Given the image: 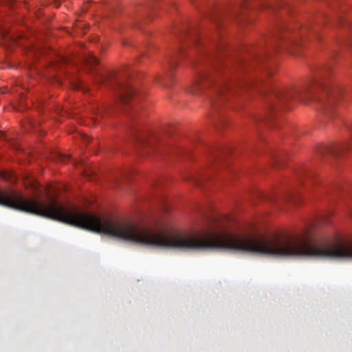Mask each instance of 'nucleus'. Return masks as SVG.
I'll return each instance as SVG.
<instances>
[{
    "label": "nucleus",
    "instance_id": "obj_6",
    "mask_svg": "<svg viewBox=\"0 0 352 352\" xmlns=\"http://www.w3.org/2000/svg\"><path fill=\"white\" fill-rule=\"evenodd\" d=\"M259 91L266 92L270 91V97L268 101V106H269V111H270V113H272L275 110L276 107V102H280V103H285V99H281L280 97L278 96L280 92H283L285 91V89H272V88H267L266 90L261 91V89L258 90Z\"/></svg>",
    "mask_w": 352,
    "mask_h": 352
},
{
    "label": "nucleus",
    "instance_id": "obj_8",
    "mask_svg": "<svg viewBox=\"0 0 352 352\" xmlns=\"http://www.w3.org/2000/svg\"><path fill=\"white\" fill-rule=\"evenodd\" d=\"M351 146L352 144L348 143L336 146H323L320 148V153L322 155L329 154L336 156L349 149Z\"/></svg>",
    "mask_w": 352,
    "mask_h": 352
},
{
    "label": "nucleus",
    "instance_id": "obj_22",
    "mask_svg": "<svg viewBox=\"0 0 352 352\" xmlns=\"http://www.w3.org/2000/svg\"><path fill=\"white\" fill-rule=\"evenodd\" d=\"M243 7H248V2H244L243 4Z\"/></svg>",
    "mask_w": 352,
    "mask_h": 352
},
{
    "label": "nucleus",
    "instance_id": "obj_3",
    "mask_svg": "<svg viewBox=\"0 0 352 352\" xmlns=\"http://www.w3.org/2000/svg\"><path fill=\"white\" fill-rule=\"evenodd\" d=\"M308 33L317 38L319 37L318 30L309 25H305L298 30L281 28L272 38L270 45L273 50L282 48L289 53L294 54L296 49L303 45L305 37Z\"/></svg>",
    "mask_w": 352,
    "mask_h": 352
},
{
    "label": "nucleus",
    "instance_id": "obj_5",
    "mask_svg": "<svg viewBox=\"0 0 352 352\" xmlns=\"http://www.w3.org/2000/svg\"><path fill=\"white\" fill-rule=\"evenodd\" d=\"M133 135L138 148L146 153L157 151L163 145L160 138L151 132L135 131Z\"/></svg>",
    "mask_w": 352,
    "mask_h": 352
},
{
    "label": "nucleus",
    "instance_id": "obj_1",
    "mask_svg": "<svg viewBox=\"0 0 352 352\" xmlns=\"http://www.w3.org/2000/svg\"><path fill=\"white\" fill-rule=\"evenodd\" d=\"M329 70V67L320 69L304 85L285 89L278 96L285 99V103L292 100L305 103L315 102L320 104L324 113H331L340 98L341 91L338 88L331 87L324 81Z\"/></svg>",
    "mask_w": 352,
    "mask_h": 352
},
{
    "label": "nucleus",
    "instance_id": "obj_2",
    "mask_svg": "<svg viewBox=\"0 0 352 352\" xmlns=\"http://www.w3.org/2000/svg\"><path fill=\"white\" fill-rule=\"evenodd\" d=\"M223 63L221 60L213 65V71H207L206 72L199 74L196 78L192 92L193 94L204 92L208 88L212 89V94L211 95V104L214 109H216L218 105V100H223V95L226 91L230 90V87L228 85V80L226 78L222 77L221 68Z\"/></svg>",
    "mask_w": 352,
    "mask_h": 352
},
{
    "label": "nucleus",
    "instance_id": "obj_19",
    "mask_svg": "<svg viewBox=\"0 0 352 352\" xmlns=\"http://www.w3.org/2000/svg\"><path fill=\"white\" fill-rule=\"evenodd\" d=\"M239 14H240V13H239V11H234V12L233 13V16H234V17H237V16H239Z\"/></svg>",
    "mask_w": 352,
    "mask_h": 352
},
{
    "label": "nucleus",
    "instance_id": "obj_4",
    "mask_svg": "<svg viewBox=\"0 0 352 352\" xmlns=\"http://www.w3.org/2000/svg\"><path fill=\"white\" fill-rule=\"evenodd\" d=\"M93 75L96 82L112 89L116 94L117 99L124 104H128L135 93V89L130 83L120 80L114 74L93 71Z\"/></svg>",
    "mask_w": 352,
    "mask_h": 352
},
{
    "label": "nucleus",
    "instance_id": "obj_11",
    "mask_svg": "<svg viewBox=\"0 0 352 352\" xmlns=\"http://www.w3.org/2000/svg\"><path fill=\"white\" fill-rule=\"evenodd\" d=\"M184 50V46L180 47L178 48L177 51L175 54L169 58L168 63L171 67H173L176 65V62L180 56H183V51Z\"/></svg>",
    "mask_w": 352,
    "mask_h": 352
},
{
    "label": "nucleus",
    "instance_id": "obj_12",
    "mask_svg": "<svg viewBox=\"0 0 352 352\" xmlns=\"http://www.w3.org/2000/svg\"><path fill=\"white\" fill-rule=\"evenodd\" d=\"M263 84V80H260L257 82L252 81V87H255L256 89L260 90L261 86Z\"/></svg>",
    "mask_w": 352,
    "mask_h": 352
},
{
    "label": "nucleus",
    "instance_id": "obj_10",
    "mask_svg": "<svg viewBox=\"0 0 352 352\" xmlns=\"http://www.w3.org/2000/svg\"><path fill=\"white\" fill-rule=\"evenodd\" d=\"M83 62L89 68L90 71L94 70V67L98 64V59L92 54L85 56L83 58Z\"/></svg>",
    "mask_w": 352,
    "mask_h": 352
},
{
    "label": "nucleus",
    "instance_id": "obj_9",
    "mask_svg": "<svg viewBox=\"0 0 352 352\" xmlns=\"http://www.w3.org/2000/svg\"><path fill=\"white\" fill-rule=\"evenodd\" d=\"M184 38H187L190 43L195 45H197L199 42V37L196 30H184L179 36L181 43L183 42Z\"/></svg>",
    "mask_w": 352,
    "mask_h": 352
},
{
    "label": "nucleus",
    "instance_id": "obj_23",
    "mask_svg": "<svg viewBox=\"0 0 352 352\" xmlns=\"http://www.w3.org/2000/svg\"><path fill=\"white\" fill-rule=\"evenodd\" d=\"M347 23H348L349 25H351V23H352V22H351V21H349V22H347Z\"/></svg>",
    "mask_w": 352,
    "mask_h": 352
},
{
    "label": "nucleus",
    "instance_id": "obj_15",
    "mask_svg": "<svg viewBox=\"0 0 352 352\" xmlns=\"http://www.w3.org/2000/svg\"><path fill=\"white\" fill-rule=\"evenodd\" d=\"M338 22L340 23H344L345 22H346L345 21V19H344V17L341 15H339L338 16Z\"/></svg>",
    "mask_w": 352,
    "mask_h": 352
},
{
    "label": "nucleus",
    "instance_id": "obj_16",
    "mask_svg": "<svg viewBox=\"0 0 352 352\" xmlns=\"http://www.w3.org/2000/svg\"><path fill=\"white\" fill-rule=\"evenodd\" d=\"M260 119H261V120H262L263 122H267L268 120H270V115H267V116L262 117Z\"/></svg>",
    "mask_w": 352,
    "mask_h": 352
},
{
    "label": "nucleus",
    "instance_id": "obj_13",
    "mask_svg": "<svg viewBox=\"0 0 352 352\" xmlns=\"http://www.w3.org/2000/svg\"><path fill=\"white\" fill-rule=\"evenodd\" d=\"M189 179H192V182L197 185L200 184L201 183V180L195 176H190Z\"/></svg>",
    "mask_w": 352,
    "mask_h": 352
},
{
    "label": "nucleus",
    "instance_id": "obj_18",
    "mask_svg": "<svg viewBox=\"0 0 352 352\" xmlns=\"http://www.w3.org/2000/svg\"><path fill=\"white\" fill-rule=\"evenodd\" d=\"M305 176L308 178L309 180H312L314 179V175L312 174H305Z\"/></svg>",
    "mask_w": 352,
    "mask_h": 352
},
{
    "label": "nucleus",
    "instance_id": "obj_21",
    "mask_svg": "<svg viewBox=\"0 0 352 352\" xmlns=\"http://www.w3.org/2000/svg\"><path fill=\"white\" fill-rule=\"evenodd\" d=\"M162 84L164 86H168V83H166V82H164V80H162Z\"/></svg>",
    "mask_w": 352,
    "mask_h": 352
},
{
    "label": "nucleus",
    "instance_id": "obj_7",
    "mask_svg": "<svg viewBox=\"0 0 352 352\" xmlns=\"http://www.w3.org/2000/svg\"><path fill=\"white\" fill-rule=\"evenodd\" d=\"M259 91L266 92L270 91V97L268 101V106H269V111H270V113H272L275 110L276 107V102H280V103H285V99H281L280 97L278 96L280 92H283L285 91V89H272V88H267L266 90L261 91V89L258 90Z\"/></svg>",
    "mask_w": 352,
    "mask_h": 352
},
{
    "label": "nucleus",
    "instance_id": "obj_20",
    "mask_svg": "<svg viewBox=\"0 0 352 352\" xmlns=\"http://www.w3.org/2000/svg\"><path fill=\"white\" fill-rule=\"evenodd\" d=\"M274 162H275L276 164H278V163H279V162H280V160H279V158H278V157H274Z\"/></svg>",
    "mask_w": 352,
    "mask_h": 352
},
{
    "label": "nucleus",
    "instance_id": "obj_14",
    "mask_svg": "<svg viewBox=\"0 0 352 352\" xmlns=\"http://www.w3.org/2000/svg\"><path fill=\"white\" fill-rule=\"evenodd\" d=\"M264 58H265V56L263 55L256 56V61H259V62L263 61Z\"/></svg>",
    "mask_w": 352,
    "mask_h": 352
},
{
    "label": "nucleus",
    "instance_id": "obj_17",
    "mask_svg": "<svg viewBox=\"0 0 352 352\" xmlns=\"http://www.w3.org/2000/svg\"><path fill=\"white\" fill-rule=\"evenodd\" d=\"M265 72L266 75H271L272 74V72L268 69V67L266 66L265 67Z\"/></svg>",
    "mask_w": 352,
    "mask_h": 352
}]
</instances>
